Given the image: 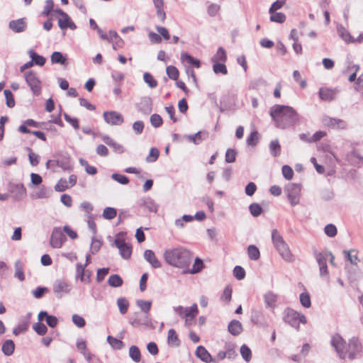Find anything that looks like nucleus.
Returning a JSON list of instances; mask_svg holds the SVG:
<instances>
[{
  "instance_id": "42",
  "label": "nucleus",
  "mask_w": 363,
  "mask_h": 363,
  "mask_svg": "<svg viewBox=\"0 0 363 363\" xmlns=\"http://www.w3.org/2000/svg\"><path fill=\"white\" fill-rule=\"evenodd\" d=\"M15 277L21 281L25 279L23 264L20 260L15 262Z\"/></svg>"
},
{
  "instance_id": "23",
  "label": "nucleus",
  "mask_w": 363,
  "mask_h": 363,
  "mask_svg": "<svg viewBox=\"0 0 363 363\" xmlns=\"http://www.w3.org/2000/svg\"><path fill=\"white\" fill-rule=\"evenodd\" d=\"M208 136V133L206 131H199L193 135H187L184 137L189 141L196 145L200 144L203 140H206Z\"/></svg>"
},
{
  "instance_id": "19",
  "label": "nucleus",
  "mask_w": 363,
  "mask_h": 363,
  "mask_svg": "<svg viewBox=\"0 0 363 363\" xmlns=\"http://www.w3.org/2000/svg\"><path fill=\"white\" fill-rule=\"evenodd\" d=\"M196 356L206 363H216V360L213 359L211 354L208 352V350L203 346H198L196 350Z\"/></svg>"
},
{
  "instance_id": "27",
  "label": "nucleus",
  "mask_w": 363,
  "mask_h": 363,
  "mask_svg": "<svg viewBox=\"0 0 363 363\" xmlns=\"http://www.w3.org/2000/svg\"><path fill=\"white\" fill-rule=\"evenodd\" d=\"M228 330L231 335L237 336L242 333V325L239 320H233L229 323Z\"/></svg>"
},
{
  "instance_id": "17",
  "label": "nucleus",
  "mask_w": 363,
  "mask_h": 363,
  "mask_svg": "<svg viewBox=\"0 0 363 363\" xmlns=\"http://www.w3.org/2000/svg\"><path fill=\"white\" fill-rule=\"evenodd\" d=\"M251 321L259 326V327H267L268 323L265 319L264 315L261 310L252 309Z\"/></svg>"
},
{
  "instance_id": "39",
  "label": "nucleus",
  "mask_w": 363,
  "mask_h": 363,
  "mask_svg": "<svg viewBox=\"0 0 363 363\" xmlns=\"http://www.w3.org/2000/svg\"><path fill=\"white\" fill-rule=\"evenodd\" d=\"M51 62L52 64H60L65 65L67 58L60 52H54L50 57Z\"/></svg>"
},
{
  "instance_id": "53",
  "label": "nucleus",
  "mask_w": 363,
  "mask_h": 363,
  "mask_svg": "<svg viewBox=\"0 0 363 363\" xmlns=\"http://www.w3.org/2000/svg\"><path fill=\"white\" fill-rule=\"evenodd\" d=\"M117 215V211L114 208L106 207L103 211V217L107 220H111L114 218Z\"/></svg>"
},
{
  "instance_id": "2",
  "label": "nucleus",
  "mask_w": 363,
  "mask_h": 363,
  "mask_svg": "<svg viewBox=\"0 0 363 363\" xmlns=\"http://www.w3.org/2000/svg\"><path fill=\"white\" fill-rule=\"evenodd\" d=\"M270 116L276 127L286 129L295 125L299 120L298 113L289 106L274 105L270 109Z\"/></svg>"
},
{
  "instance_id": "63",
  "label": "nucleus",
  "mask_w": 363,
  "mask_h": 363,
  "mask_svg": "<svg viewBox=\"0 0 363 363\" xmlns=\"http://www.w3.org/2000/svg\"><path fill=\"white\" fill-rule=\"evenodd\" d=\"M272 15L270 16L271 21L277 22V23H283L286 20V16L281 12L278 13H270Z\"/></svg>"
},
{
  "instance_id": "10",
  "label": "nucleus",
  "mask_w": 363,
  "mask_h": 363,
  "mask_svg": "<svg viewBox=\"0 0 363 363\" xmlns=\"http://www.w3.org/2000/svg\"><path fill=\"white\" fill-rule=\"evenodd\" d=\"M67 238L62 229L59 227L54 228L50 238V245L54 248H60L66 241Z\"/></svg>"
},
{
  "instance_id": "55",
  "label": "nucleus",
  "mask_w": 363,
  "mask_h": 363,
  "mask_svg": "<svg viewBox=\"0 0 363 363\" xmlns=\"http://www.w3.org/2000/svg\"><path fill=\"white\" fill-rule=\"evenodd\" d=\"M33 328L35 331V333L39 335H43L48 331L47 326L45 324L40 322L33 324Z\"/></svg>"
},
{
  "instance_id": "15",
  "label": "nucleus",
  "mask_w": 363,
  "mask_h": 363,
  "mask_svg": "<svg viewBox=\"0 0 363 363\" xmlns=\"http://www.w3.org/2000/svg\"><path fill=\"white\" fill-rule=\"evenodd\" d=\"M129 323L134 327L145 325L148 328H154L150 319L148 318L147 314H145L144 316H142L138 313H135L134 314V317H132L130 319Z\"/></svg>"
},
{
  "instance_id": "51",
  "label": "nucleus",
  "mask_w": 363,
  "mask_h": 363,
  "mask_svg": "<svg viewBox=\"0 0 363 363\" xmlns=\"http://www.w3.org/2000/svg\"><path fill=\"white\" fill-rule=\"evenodd\" d=\"M143 79L146 84L150 87L151 89L155 88L157 86V82L156 79H154L152 75L148 72H145L143 74Z\"/></svg>"
},
{
  "instance_id": "56",
  "label": "nucleus",
  "mask_w": 363,
  "mask_h": 363,
  "mask_svg": "<svg viewBox=\"0 0 363 363\" xmlns=\"http://www.w3.org/2000/svg\"><path fill=\"white\" fill-rule=\"evenodd\" d=\"M36 199H45L49 197V191L45 186L40 187L33 196Z\"/></svg>"
},
{
  "instance_id": "31",
  "label": "nucleus",
  "mask_w": 363,
  "mask_h": 363,
  "mask_svg": "<svg viewBox=\"0 0 363 363\" xmlns=\"http://www.w3.org/2000/svg\"><path fill=\"white\" fill-rule=\"evenodd\" d=\"M1 350L6 356H11L13 354L15 350V344L13 341L11 340H6L2 345Z\"/></svg>"
},
{
  "instance_id": "50",
  "label": "nucleus",
  "mask_w": 363,
  "mask_h": 363,
  "mask_svg": "<svg viewBox=\"0 0 363 363\" xmlns=\"http://www.w3.org/2000/svg\"><path fill=\"white\" fill-rule=\"evenodd\" d=\"M84 273L85 266H82V264L81 263H77L76 264L75 279H79L82 282L84 283Z\"/></svg>"
},
{
  "instance_id": "21",
  "label": "nucleus",
  "mask_w": 363,
  "mask_h": 363,
  "mask_svg": "<svg viewBox=\"0 0 363 363\" xmlns=\"http://www.w3.org/2000/svg\"><path fill=\"white\" fill-rule=\"evenodd\" d=\"M139 110L145 114H150L152 111V100L149 96L143 97L139 104Z\"/></svg>"
},
{
  "instance_id": "38",
  "label": "nucleus",
  "mask_w": 363,
  "mask_h": 363,
  "mask_svg": "<svg viewBox=\"0 0 363 363\" xmlns=\"http://www.w3.org/2000/svg\"><path fill=\"white\" fill-rule=\"evenodd\" d=\"M199 313V310L196 303H194L191 306L187 307L183 318H189L194 320L195 317Z\"/></svg>"
},
{
  "instance_id": "40",
  "label": "nucleus",
  "mask_w": 363,
  "mask_h": 363,
  "mask_svg": "<svg viewBox=\"0 0 363 363\" xmlns=\"http://www.w3.org/2000/svg\"><path fill=\"white\" fill-rule=\"evenodd\" d=\"M247 255L252 260H257L260 257L259 250L254 245H250L247 247Z\"/></svg>"
},
{
  "instance_id": "36",
  "label": "nucleus",
  "mask_w": 363,
  "mask_h": 363,
  "mask_svg": "<svg viewBox=\"0 0 363 363\" xmlns=\"http://www.w3.org/2000/svg\"><path fill=\"white\" fill-rule=\"evenodd\" d=\"M224 349L227 358L229 359H234L237 356L235 345L234 343L226 342L224 345Z\"/></svg>"
},
{
  "instance_id": "25",
  "label": "nucleus",
  "mask_w": 363,
  "mask_h": 363,
  "mask_svg": "<svg viewBox=\"0 0 363 363\" xmlns=\"http://www.w3.org/2000/svg\"><path fill=\"white\" fill-rule=\"evenodd\" d=\"M140 205L141 207L146 208L150 212L157 213L158 210V205L150 197L141 199Z\"/></svg>"
},
{
  "instance_id": "3",
  "label": "nucleus",
  "mask_w": 363,
  "mask_h": 363,
  "mask_svg": "<svg viewBox=\"0 0 363 363\" xmlns=\"http://www.w3.org/2000/svg\"><path fill=\"white\" fill-rule=\"evenodd\" d=\"M272 241L279 255L285 262L289 263L294 262V255L291 253L288 244L277 229L272 231Z\"/></svg>"
},
{
  "instance_id": "59",
  "label": "nucleus",
  "mask_w": 363,
  "mask_h": 363,
  "mask_svg": "<svg viewBox=\"0 0 363 363\" xmlns=\"http://www.w3.org/2000/svg\"><path fill=\"white\" fill-rule=\"evenodd\" d=\"M150 123L155 128H159L162 125L163 121L162 117L157 113H154L150 116Z\"/></svg>"
},
{
  "instance_id": "18",
  "label": "nucleus",
  "mask_w": 363,
  "mask_h": 363,
  "mask_svg": "<svg viewBox=\"0 0 363 363\" xmlns=\"http://www.w3.org/2000/svg\"><path fill=\"white\" fill-rule=\"evenodd\" d=\"M338 93L339 90L337 88L331 89L323 87L319 89L320 98L325 101H331L334 100L337 97Z\"/></svg>"
},
{
  "instance_id": "9",
  "label": "nucleus",
  "mask_w": 363,
  "mask_h": 363,
  "mask_svg": "<svg viewBox=\"0 0 363 363\" xmlns=\"http://www.w3.org/2000/svg\"><path fill=\"white\" fill-rule=\"evenodd\" d=\"M71 285L66 281L57 279L53 284L52 290L57 298H62L71 291Z\"/></svg>"
},
{
  "instance_id": "20",
  "label": "nucleus",
  "mask_w": 363,
  "mask_h": 363,
  "mask_svg": "<svg viewBox=\"0 0 363 363\" xmlns=\"http://www.w3.org/2000/svg\"><path fill=\"white\" fill-rule=\"evenodd\" d=\"M144 259L155 269L161 267V262L156 257L155 252L151 250L144 252Z\"/></svg>"
},
{
  "instance_id": "33",
  "label": "nucleus",
  "mask_w": 363,
  "mask_h": 363,
  "mask_svg": "<svg viewBox=\"0 0 363 363\" xmlns=\"http://www.w3.org/2000/svg\"><path fill=\"white\" fill-rule=\"evenodd\" d=\"M167 343L172 347H178L180 344L178 335L174 329H169L168 331Z\"/></svg>"
},
{
  "instance_id": "48",
  "label": "nucleus",
  "mask_w": 363,
  "mask_h": 363,
  "mask_svg": "<svg viewBox=\"0 0 363 363\" xmlns=\"http://www.w3.org/2000/svg\"><path fill=\"white\" fill-rule=\"evenodd\" d=\"M166 73L167 76L173 80H177L179 77V70L178 69L172 65L167 66L166 68Z\"/></svg>"
},
{
  "instance_id": "62",
  "label": "nucleus",
  "mask_w": 363,
  "mask_h": 363,
  "mask_svg": "<svg viewBox=\"0 0 363 363\" xmlns=\"http://www.w3.org/2000/svg\"><path fill=\"white\" fill-rule=\"evenodd\" d=\"M159 155H160L159 150L155 147H152L150 149L149 155L146 157V162H154L157 160Z\"/></svg>"
},
{
  "instance_id": "43",
  "label": "nucleus",
  "mask_w": 363,
  "mask_h": 363,
  "mask_svg": "<svg viewBox=\"0 0 363 363\" xmlns=\"http://www.w3.org/2000/svg\"><path fill=\"white\" fill-rule=\"evenodd\" d=\"M129 356L135 362H139L141 359V354L139 348L133 345L129 348Z\"/></svg>"
},
{
  "instance_id": "58",
  "label": "nucleus",
  "mask_w": 363,
  "mask_h": 363,
  "mask_svg": "<svg viewBox=\"0 0 363 363\" xmlns=\"http://www.w3.org/2000/svg\"><path fill=\"white\" fill-rule=\"evenodd\" d=\"M68 182L65 179H60L55 186L57 191L62 192L69 189Z\"/></svg>"
},
{
  "instance_id": "1",
  "label": "nucleus",
  "mask_w": 363,
  "mask_h": 363,
  "mask_svg": "<svg viewBox=\"0 0 363 363\" xmlns=\"http://www.w3.org/2000/svg\"><path fill=\"white\" fill-rule=\"evenodd\" d=\"M163 257L169 265L181 269L186 273L192 262L193 254L186 248L179 246L165 250Z\"/></svg>"
},
{
  "instance_id": "12",
  "label": "nucleus",
  "mask_w": 363,
  "mask_h": 363,
  "mask_svg": "<svg viewBox=\"0 0 363 363\" xmlns=\"http://www.w3.org/2000/svg\"><path fill=\"white\" fill-rule=\"evenodd\" d=\"M103 116L104 121L111 125H120L123 123L122 114L117 111H105Z\"/></svg>"
},
{
  "instance_id": "14",
  "label": "nucleus",
  "mask_w": 363,
  "mask_h": 363,
  "mask_svg": "<svg viewBox=\"0 0 363 363\" xmlns=\"http://www.w3.org/2000/svg\"><path fill=\"white\" fill-rule=\"evenodd\" d=\"M347 357L350 359H353L356 356L361 352L362 345L359 343L358 339L353 337L350 340V342L347 347Z\"/></svg>"
},
{
  "instance_id": "8",
  "label": "nucleus",
  "mask_w": 363,
  "mask_h": 363,
  "mask_svg": "<svg viewBox=\"0 0 363 363\" xmlns=\"http://www.w3.org/2000/svg\"><path fill=\"white\" fill-rule=\"evenodd\" d=\"M322 123L326 127L332 129L345 130L347 128V121L337 118H332L328 116H323Z\"/></svg>"
},
{
  "instance_id": "35",
  "label": "nucleus",
  "mask_w": 363,
  "mask_h": 363,
  "mask_svg": "<svg viewBox=\"0 0 363 363\" xmlns=\"http://www.w3.org/2000/svg\"><path fill=\"white\" fill-rule=\"evenodd\" d=\"M226 60V52L221 47L218 49L216 53L211 58L213 62H225Z\"/></svg>"
},
{
  "instance_id": "4",
  "label": "nucleus",
  "mask_w": 363,
  "mask_h": 363,
  "mask_svg": "<svg viewBox=\"0 0 363 363\" xmlns=\"http://www.w3.org/2000/svg\"><path fill=\"white\" fill-rule=\"evenodd\" d=\"M284 320L297 330L299 329L300 323L303 324H306L307 323L306 318L303 314H301L290 308H287L284 311Z\"/></svg>"
},
{
  "instance_id": "7",
  "label": "nucleus",
  "mask_w": 363,
  "mask_h": 363,
  "mask_svg": "<svg viewBox=\"0 0 363 363\" xmlns=\"http://www.w3.org/2000/svg\"><path fill=\"white\" fill-rule=\"evenodd\" d=\"M331 344L341 359L347 357V345L340 335L338 334L333 335L331 339Z\"/></svg>"
},
{
  "instance_id": "6",
  "label": "nucleus",
  "mask_w": 363,
  "mask_h": 363,
  "mask_svg": "<svg viewBox=\"0 0 363 363\" xmlns=\"http://www.w3.org/2000/svg\"><path fill=\"white\" fill-rule=\"evenodd\" d=\"M301 187L300 184L291 183L286 186L285 192L291 206L299 203Z\"/></svg>"
},
{
  "instance_id": "11",
  "label": "nucleus",
  "mask_w": 363,
  "mask_h": 363,
  "mask_svg": "<svg viewBox=\"0 0 363 363\" xmlns=\"http://www.w3.org/2000/svg\"><path fill=\"white\" fill-rule=\"evenodd\" d=\"M120 235L121 234L118 235L117 238L115 239L114 244L116 247L118 248L121 256L123 259H128L131 256L132 247L130 245L126 243L123 239L120 238Z\"/></svg>"
},
{
  "instance_id": "61",
  "label": "nucleus",
  "mask_w": 363,
  "mask_h": 363,
  "mask_svg": "<svg viewBox=\"0 0 363 363\" xmlns=\"http://www.w3.org/2000/svg\"><path fill=\"white\" fill-rule=\"evenodd\" d=\"M325 233L330 238H334L337 233V228L333 224H328L324 228Z\"/></svg>"
},
{
  "instance_id": "22",
  "label": "nucleus",
  "mask_w": 363,
  "mask_h": 363,
  "mask_svg": "<svg viewBox=\"0 0 363 363\" xmlns=\"http://www.w3.org/2000/svg\"><path fill=\"white\" fill-rule=\"evenodd\" d=\"M9 26L13 32L21 33L26 28V22L23 18L13 20L9 22Z\"/></svg>"
},
{
  "instance_id": "30",
  "label": "nucleus",
  "mask_w": 363,
  "mask_h": 363,
  "mask_svg": "<svg viewBox=\"0 0 363 363\" xmlns=\"http://www.w3.org/2000/svg\"><path fill=\"white\" fill-rule=\"evenodd\" d=\"M55 13H58L61 16V18L58 20V26L61 29L67 28V24L71 21L70 17L62 10L58 9L55 10Z\"/></svg>"
},
{
  "instance_id": "54",
  "label": "nucleus",
  "mask_w": 363,
  "mask_h": 363,
  "mask_svg": "<svg viewBox=\"0 0 363 363\" xmlns=\"http://www.w3.org/2000/svg\"><path fill=\"white\" fill-rule=\"evenodd\" d=\"M203 267V261L199 258L196 257L194 261V264L193 265V267L191 269L189 270L187 272H189L191 274H196L199 272Z\"/></svg>"
},
{
  "instance_id": "13",
  "label": "nucleus",
  "mask_w": 363,
  "mask_h": 363,
  "mask_svg": "<svg viewBox=\"0 0 363 363\" xmlns=\"http://www.w3.org/2000/svg\"><path fill=\"white\" fill-rule=\"evenodd\" d=\"M9 191L15 201H20L26 196V189L23 184H11Z\"/></svg>"
},
{
  "instance_id": "32",
  "label": "nucleus",
  "mask_w": 363,
  "mask_h": 363,
  "mask_svg": "<svg viewBox=\"0 0 363 363\" xmlns=\"http://www.w3.org/2000/svg\"><path fill=\"white\" fill-rule=\"evenodd\" d=\"M28 55L29 57L31 58L32 62L34 65H38V66H43L46 62V59L39 55L38 53H36L34 50H28Z\"/></svg>"
},
{
  "instance_id": "57",
  "label": "nucleus",
  "mask_w": 363,
  "mask_h": 363,
  "mask_svg": "<svg viewBox=\"0 0 363 363\" xmlns=\"http://www.w3.org/2000/svg\"><path fill=\"white\" fill-rule=\"evenodd\" d=\"M300 302L301 304L306 308L311 307V297L307 292H303L300 294Z\"/></svg>"
},
{
  "instance_id": "29",
  "label": "nucleus",
  "mask_w": 363,
  "mask_h": 363,
  "mask_svg": "<svg viewBox=\"0 0 363 363\" xmlns=\"http://www.w3.org/2000/svg\"><path fill=\"white\" fill-rule=\"evenodd\" d=\"M181 60L182 63H187L189 65L194 66L196 68H199L201 67L200 60L193 57L191 55L186 52H182L181 54Z\"/></svg>"
},
{
  "instance_id": "45",
  "label": "nucleus",
  "mask_w": 363,
  "mask_h": 363,
  "mask_svg": "<svg viewBox=\"0 0 363 363\" xmlns=\"http://www.w3.org/2000/svg\"><path fill=\"white\" fill-rule=\"evenodd\" d=\"M56 165L61 167L64 170L72 169V165L69 157H65L62 159L56 160Z\"/></svg>"
},
{
  "instance_id": "49",
  "label": "nucleus",
  "mask_w": 363,
  "mask_h": 363,
  "mask_svg": "<svg viewBox=\"0 0 363 363\" xmlns=\"http://www.w3.org/2000/svg\"><path fill=\"white\" fill-rule=\"evenodd\" d=\"M213 70L216 74H228V69L224 62H213Z\"/></svg>"
},
{
  "instance_id": "47",
  "label": "nucleus",
  "mask_w": 363,
  "mask_h": 363,
  "mask_svg": "<svg viewBox=\"0 0 363 363\" xmlns=\"http://www.w3.org/2000/svg\"><path fill=\"white\" fill-rule=\"evenodd\" d=\"M108 284L113 287H119L123 284V280L118 274H113L109 277Z\"/></svg>"
},
{
  "instance_id": "5",
  "label": "nucleus",
  "mask_w": 363,
  "mask_h": 363,
  "mask_svg": "<svg viewBox=\"0 0 363 363\" xmlns=\"http://www.w3.org/2000/svg\"><path fill=\"white\" fill-rule=\"evenodd\" d=\"M23 77L28 86L35 96L41 93L42 83L36 72L33 70L24 72Z\"/></svg>"
},
{
  "instance_id": "41",
  "label": "nucleus",
  "mask_w": 363,
  "mask_h": 363,
  "mask_svg": "<svg viewBox=\"0 0 363 363\" xmlns=\"http://www.w3.org/2000/svg\"><path fill=\"white\" fill-rule=\"evenodd\" d=\"M240 352L242 357L246 362H249L251 361L252 350L247 345L244 344L240 347Z\"/></svg>"
},
{
  "instance_id": "60",
  "label": "nucleus",
  "mask_w": 363,
  "mask_h": 363,
  "mask_svg": "<svg viewBox=\"0 0 363 363\" xmlns=\"http://www.w3.org/2000/svg\"><path fill=\"white\" fill-rule=\"evenodd\" d=\"M249 210H250V213L254 217L259 216L262 212V208L260 206V205L258 203H253L250 204L249 206Z\"/></svg>"
},
{
  "instance_id": "64",
  "label": "nucleus",
  "mask_w": 363,
  "mask_h": 363,
  "mask_svg": "<svg viewBox=\"0 0 363 363\" xmlns=\"http://www.w3.org/2000/svg\"><path fill=\"white\" fill-rule=\"evenodd\" d=\"M233 275L238 280H242L245 277V271L242 267L236 266L233 269Z\"/></svg>"
},
{
  "instance_id": "26",
  "label": "nucleus",
  "mask_w": 363,
  "mask_h": 363,
  "mask_svg": "<svg viewBox=\"0 0 363 363\" xmlns=\"http://www.w3.org/2000/svg\"><path fill=\"white\" fill-rule=\"evenodd\" d=\"M102 140L107 145L112 147L113 150L118 153H123L125 151L124 147L121 144L116 143L115 140H113L111 138H110L108 135H104L102 137Z\"/></svg>"
},
{
  "instance_id": "46",
  "label": "nucleus",
  "mask_w": 363,
  "mask_h": 363,
  "mask_svg": "<svg viewBox=\"0 0 363 363\" xmlns=\"http://www.w3.org/2000/svg\"><path fill=\"white\" fill-rule=\"evenodd\" d=\"M107 342L114 350H121L123 347V342L121 340L115 338L111 335H108L107 337Z\"/></svg>"
},
{
  "instance_id": "44",
  "label": "nucleus",
  "mask_w": 363,
  "mask_h": 363,
  "mask_svg": "<svg viewBox=\"0 0 363 363\" xmlns=\"http://www.w3.org/2000/svg\"><path fill=\"white\" fill-rule=\"evenodd\" d=\"M117 306L120 313L123 315L128 311L129 302L125 298L121 297L117 299Z\"/></svg>"
},
{
  "instance_id": "28",
  "label": "nucleus",
  "mask_w": 363,
  "mask_h": 363,
  "mask_svg": "<svg viewBox=\"0 0 363 363\" xmlns=\"http://www.w3.org/2000/svg\"><path fill=\"white\" fill-rule=\"evenodd\" d=\"M337 31L339 36L346 43H352L353 40V37L351 35L350 33L343 26L338 24L337 26Z\"/></svg>"
},
{
  "instance_id": "34",
  "label": "nucleus",
  "mask_w": 363,
  "mask_h": 363,
  "mask_svg": "<svg viewBox=\"0 0 363 363\" xmlns=\"http://www.w3.org/2000/svg\"><path fill=\"white\" fill-rule=\"evenodd\" d=\"M269 152L272 156L277 157L281 154V145L278 140H272L269 145Z\"/></svg>"
},
{
  "instance_id": "52",
  "label": "nucleus",
  "mask_w": 363,
  "mask_h": 363,
  "mask_svg": "<svg viewBox=\"0 0 363 363\" xmlns=\"http://www.w3.org/2000/svg\"><path fill=\"white\" fill-rule=\"evenodd\" d=\"M354 252V250L343 251L346 259L348 260L352 264H357V262L359 261L357 254L352 255V253Z\"/></svg>"
},
{
  "instance_id": "24",
  "label": "nucleus",
  "mask_w": 363,
  "mask_h": 363,
  "mask_svg": "<svg viewBox=\"0 0 363 363\" xmlns=\"http://www.w3.org/2000/svg\"><path fill=\"white\" fill-rule=\"evenodd\" d=\"M264 301L267 308L274 309L276 306V302L278 299V295L272 291H267L264 294Z\"/></svg>"
},
{
  "instance_id": "16",
  "label": "nucleus",
  "mask_w": 363,
  "mask_h": 363,
  "mask_svg": "<svg viewBox=\"0 0 363 363\" xmlns=\"http://www.w3.org/2000/svg\"><path fill=\"white\" fill-rule=\"evenodd\" d=\"M314 256L315 259L319 265L320 275L322 277H326L328 279V270L327 267V258L325 256L321 253L318 252L317 250L314 251Z\"/></svg>"
},
{
  "instance_id": "37",
  "label": "nucleus",
  "mask_w": 363,
  "mask_h": 363,
  "mask_svg": "<svg viewBox=\"0 0 363 363\" xmlns=\"http://www.w3.org/2000/svg\"><path fill=\"white\" fill-rule=\"evenodd\" d=\"M136 305L141 310L142 312H143L145 314L148 315L151 309L152 301L138 299L136 301Z\"/></svg>"
}]
</instances>
